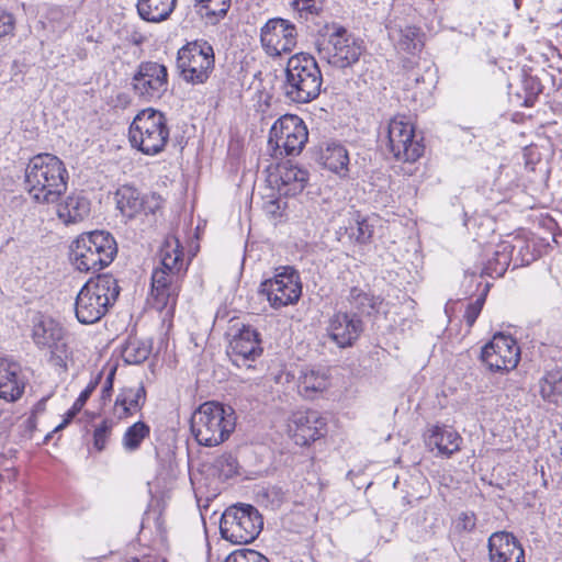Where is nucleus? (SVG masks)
<instances>
[{
    "mask_svg": "<svg viewBox=\"0 0 562 562\" xmlns=\"http://www.w3.org/2000/svg\"><path fill=\"white\" fill-rule=\"evenodd\" d=\"M68 171L55 155L38 154L25 168V190L37 204L56 203L67 191Z\"/></svg>",
    "mask_w": 562,
    "mask_h": 562,
    "instance_id": "f257e3e1",
    "label": "nucleus"
},
{
    "mask_svg": "<svg viewBox=\"0 0 562 562\" xmlns=\"http://www.w3.org/2000/svg\"><path fill=\"white\" fill-rule=\"evenodd\" d=\"M414 136L413 124L403 115L392 117L386 125V147L390 153L400 154L401 142L409 139Z\"/></svg>",
    "mask_w": 562,
    "mask_h": 562,
    "instance_id": "c85d7f7f",
    "label": "nucleus"
},
{
    "mask_svg": "<svg viewBox=\"0 0 562 562\" xmlns=\"http://www.w3.org/2000/svg\"><path fill=\"white\" fill-rule=\"evenodd\" d=\"M263 528V517L250 504L229 506L222 515L220 531L222 537L235 544H247L258 538Z\"/></svg>",
    "mask_w": 562,
    "mask_h": 562,
    "instance_id": "423d86ee",
    "label": "nucleus"
},
{
    "mask_svg": "<svg viewBox=\"0 0 562 562\" xmlns=\"http://www.w3.org/2000/svg\"><path fill=\"white\" fill-rule=\"evenodd\" d=\"M213 469L220 477L228 480L238 473V461L231 453H224L214 460Z\"/></svg>",
    "mask_w": 562,
    "mask_h": 562,
    "instance_id": "a19ab883",
    "label": "nucleus"
},
{
    "mask_svg": "<svg viewBox=\"0 0 562 562\" xmlns=\"http://www.w3.org/2000/svg\"><path fill=\"white\" fill-rule=\"evenodd\" d=\"M313 1L314 0H292L291 5L294 10L300 11V12H302V11L313 12V10L315 9Z\"/></svg>",
    "mask_w": 562,
    "mask_h": 562,
    "instance_id": "5fc2aeb1",
    "label": "nucleus"
},
{
    "mask_svg": "<svg viewBox=\"0 0 562 562\" xmlns=\"http://www.w3.org/2000/svg\"><path fill=\"white\" fill-rule=\"evenodd\" d=\"M322 164L328 170L345 177L348 173L349 155L347 149L336 143L328 144L321 155Z\"/></svg>",
    "mask_w": 562,
    "mask_h": 562,
    "instance_id": "c756f323",
    "label": "nucleus"
},
{
    "mask_svg": "<svg viewBox=\"0 0 562 562\" xmlns=\"http://www.w3.org/2000/svg\"><path fill=\"white\" fill-rule=\"evenodd\" d=\"M558 448H559V451H558V456L562 459V439L558 442Z\"/></svg>",
    "mask_w": 562,
    "mask_h": 562,
    "instance_id": "13d9d810",
    "label": "nucleus"
},
{
    "mask_svg": "<svg viewBox=\"0 0 562 562\" xmlns=\"http://www.w3.org/2000/svg\"><path fill=\"white\" fill-rule=\"evenodd\" d=\"M424 76H419L418 74H411L408 77H407V86H412V83H414L415 86H417L420 81H424Z\"/></svg>",
    "mask_w": 562,
    "mask_h": 562,
    "instance_id": "6e6d98bb",
    "label": "nucleus"
},
{
    "mask_svg": "<svg viewBox=\"0 0 562 562\" xmlns=\"http://www.w3.org/2000/svg\"><path fill=\"white\" fill-rule=\"evenodd\" d=\"M90 211V200L82 192H74L58 205L57 215L65 224H76L87 218Z\"/></svg>",
    "mask_w": 562,
    "mask_h": 562,
    "instance_id": "b1692460",
    "label": "nucleus"
},
{
    "mask_svg": "<svg viewBox=\"0 0 562 562\" xmlns=\"http://www.w3.org/2000/svg\"><path fill=\"white\" fill-rule=\"evenodd\" d=\"M285 206L286 203L284 201L272 195L265 201L263 211L266 212L267 215L276 218L282 216Z\"/></svg>",
    "mask_w": 562,
    "mask_h": 562,
    "instance_id": "3c124183",
    "label": "nucleus"
},
{
    "mask_svg": "<svg viewBox=\"0 0 562 562\" xmlns=\"http://www.w3.org/2000/svg\"><path fill=\"white\" fill-rule=\"evenodd\" d=\"M480 360L491 372H509L520 360V347L510 335L497 333L482 347Z\"/></svg>",
    "mask_w": 562,
    "mask_h": 562,
    "instance_id": "9b49d317",
    "label": "nucleus"
},
{
    "mask_svg": "<svg viewBox=\"0 0 562 562\" xmlns=\"http://www.w3.org/2000/svg\"><path fill=\"white\" fill-rule=\"evenodd\" d=\"M527 83H531L532 86H533V85L539 86V83H538L535 79H532V78H530L529 80H527Z\"/></svg>",
    "mask_w": 562,
    "mask_h": 562,
    "instance_id": "bf43d9fd",
    "label": "nucleus"
},
{
    "mask_svg": "<svg viewBox=\"0 0 562 562\" xmlns=\"http://www.w3.org/2000/svg\"><path fill=\"white\" fill-rule=\"evenodd\" d=\"M101 379H102L101 372L98 373L93 379H91V381L88 383L86 389L80 393L78 398L75 401L71 408L66 413L64 422L55 428V431H57V430L64 428L66 425H68L72 420V418L82 409L86 402L89 400L91 394L94 392V390L99 385Z\"/></svg>",
    "mask_w": 562,
    "mask_h": 562,
    "instance_id": "58836bf2",
    "label": "nucleus"
},
{
    "mask_svg": "<svg viewBox=\"0 0 562 562\" xmlns=\"http://www.w3.org/2000/svg\"><path fill=\"white\" fill-rule=\"evenodd\" d=\"M328 337L339 347H351L363 331V323L356 314L336 313L326 327Z\"/></svg>",
    "mask_w": 562,
    "mask_h": 562,
    "instance_id": "a211bd4d",
    "label": "nucleus"
},
{
    "mask_svg": "<svg viewBox=\"0 0 562 562\" xmlns=\"http://www.w3.org/2000/svg\"><path fill=\"white\" fill-rule=\"evenodd\" d=\"M116 254L114 237L103 231L82 233L70 246L71 263L80 272L92 274L88 281H93V276L101 278L99 272L112 263Z\"/></svg>",
    "mask_w": 562,
    "mask_h": 562,
    "instance_id": "f03ea898",
    "label": "nucleus"
},
{
    "mask_svg": "<svg viewBox=\"0 0 562 562\" xmlns=\"http://www.w3.org/2000/svg\"><path fill=\"white\" fill-rule=\"evenodd\" d=\"M119 283H85L76 297L75 312L81 324L100 321L117 300Z\"/></svg>",
    "mask_w": 562,
    "mask_h": 562,
    "instance_id": "6e6552de",
    "label": "nucleus"
},
{
    "mask_svg": "<svg viewBox=\"0 0 562 562\" xmlns=\"http://www.w3.org/2000/svg\"><path fill=\"white\" fill-rule=\"evenodd\" d=\"M398 46L407 52L414 53L419 49L418 32L416 27L407 26L401 31Z\"/></svg>",
    "mask_w": 562,
    "mask_h": 562,
    "instance_id": "37998d69",
    "label": "nucleus"
},
{
    "mask_svg": "<svg viewBox=\"0 0 562 562\" xmlns=\"http://www.w3.org/2000/svg\"><path fill=\"white\" fill-rule=\"evenodd\" d=\"M131 42L134 44V45H142L144 42H145V37L142 35V34H133L131 36Z\"/></svg>",
    "mask_w": 562,
    "mask_h": 562,
    "instance_id": "4d7b16f0",
    "label": "nucleus"
},
{
    "mask_svg": "<svg viewBox=\"0 0 562 562\" xmlns=\"http://www.w3.org/2000/svg\"><path fill=\"white\" fill-rule=\"evenodd\" d=\"M541 397L549 403H558L562 396V368H554L544 373L539 381Z\"/></svg>",
    "mask_w": 562,
    "mask_h": 562,
    "instance_id": "2f4dec72",
    "label": "nucleus"
},
{
    "mask_svg": "<svg viewBox=\"0 0 562 562\" xmlns=\"http://www.w3.org/2000/svg\"><path fill=\"white\" fill-rule=\"evenodd\" d=\"M283 279L299 281L300 273L293 266H279L274 268L273 277L266 278L263 281H282Z\"/></svg>",
    "mask_w": 562,
    "mask_h": 562,
    "instance_id": "09e8293b",
    "label": "nucleus"
},
{
    "mask_svg": "<svg viewBox=\"0 0 562 562\" xmlns=\"http://www.w3.org/2000/svg\"><path fill=\"white\" fill-rule=\"evenodd\" d=\"M114 374H115V371H114V370H112V371L109 373V375H108V378H106V380H105V382H104V384H103V386H102V391H101V401H102L103 403H105L106 401H109V400H110V397H111L112 390H113V379H114Z\"/></svg>",
    "mask_w": 562,
    "mask_h": 562,
    "instance_id": "864d4df0",
    "label": "nucleus"
},
{
    "mask_svg": "<svg viewBox=\"0 0 562 562\" xmlns=\"http://www.w3.org/2000/svg\"><path fill=\"white\" fill-rule=\"evenodd\" d=\"M490 288H491V283H485V286H484L482 293L473 302L469 303V305L467 306L463 317L469 327H472L474 325V323L476 322V319L483 308V305L485 303Z\"/></svg>",
    "mask_w": 562,
    "mask_h": 562,
    "instance_id": "79ce46f5",
    "label": "nucleus"
},
{
    "mask_svg": "<svg viewBox=\"0 0 562 562\" xmlns=\"http://www.w3.org/2000/svg\"><path fill=\"white\" fill-rule=\"evenodd\" d=\"M216 318H217V319H218V318H221L220 312H217V314H216Z\"/></svg>",
    "mask_w": 562,
    "mask_h": 562,
    "instance_id": "e2e57ef3",
    "label": "nucleus"
},
{
    "mask_svg": "<svg viewBox=\"0 0 562 562\" xmlns=\"http://www.w3.org/2000/svg\"><path fill=\"white\" fill-rule=\"evenodd\" d=\"M14 29V18L12 14L0 11V37L12 33Z\"/></svg>",
    "mask_w": 562,
    "mask_h": 562,
    "instance_id": "603ef678",
    "label": "nucleus"
},
{
    "mask_svg": "<svg viewBox=\"0 0 562 562\" xmlns=\"http://www.w3.org/2000/svg\"><path fill=\"white\" fill-rule=\"evenodd\" d=\"M425 445L430 451L437 450L440 456L450 457L460 450L461 436L453 429L435 425L425 434Z\"/></svg>",
    "mask_w": 562,
    "mask_h": 562,
    "instance_id": "4be33fe9",
    "label": "nucleus"
},
{
    "mask_svg": "<svg viewBox=\"0 0 562 562\" xmlns=\"http://www.w3.org/2000/svg\"><path fill=\"white\" fill-rule=\"evenodd\" d=\"M382 301L383 300L380 296H375L370 293L369 290L362 289L360 286H353L350 290V304L363 314L370 315L371 313L378 311L379 306L382 304Z\"/></svg>",
    "mask_w": 562,
    "mask_h": 562,
    "instance_id": "f704fd0d",
    "label": "nucleus"
},
{
    "mask_svg": "<svg viewBox=\"0 0 562 562\" xmlns=\"http://www.w3.org/2000/svg\"><path fill=\"white\" fill-rule=\"evenodd\" d=\"M113 424L114 423L111 419H103L102 423L94 429L93 445L97 450L102 451L105 448Z\"/></svg>",
    "mask_w": 562,
    "mask_h": 562,
    "instance_id": "a18cd8bd",
    "label": "nucleus"
},
{
    "mask_svg": "<svg viewBox=\"0 0 562 562\" xmlns=\"http://www.w3.org/2000/svg\"><path fill=\"white\" fill-rule=\"evenodd\" d=\"M308 181L307 170L295 165L278 166L277 172L270 175L269 182L280 195L293 196L301 193Z\"/></svg>",
    "mask_w": 562,
    "mask_h": 562,
    "instance_id": "412c9836",
    "label": "nucleus"
},
{
    "mask_svg": "<svg viewBox=\"0 0 562 562\" xmlns=\"http://www.w3.org/2000/svg\"><path fill=\"white\" fill-rule=\"evenodd\" d=\"M225 562H269V560L258 551L245 549L232 552Z\"/></svg>",
    "mask_w": 562,
    "mask_h": 562,
    "instance_id": "49530a36",
    "label": "nucleus"
},
{
    "mask_svg": "<svg viewBox=\"0 0 562 562\" xmlns=\"http://www.w3.org/2000/svg\"><path fill=\"white\" fill-rule=\"evenodd\" d=\"M322 85V71L312 55L299 53L289 58L282 86L288 100L308 103L319 95Z\"/></svg>",
    "mask_w": 562,
    "mask_h": 562,
    "instance_id": "7ed1b4c3",
    "label": "nucleus"
},
{
    "mask_svg": "<svg viewBox=\"0 0 562 562\" xmlns=\"http://www.w3.org/2000/svg\"><path fill=\"white\" fill-rule=\"evenodd\" d=\"M424 150L425 146L423 144V139H417L416 135L414 134V136L409 137V139L405 140L404 138L403 143L401 142L400 154L392 153V155L398 161L415 162L423 156Z\"/></svg>",
    "mask_w": 562,
    "mask_h": 562,
    "instance_id": "ea45409f",
    "label": "nucleus"
},
{
    "mask_svg": "<svg viewBox=\"0 0 562 562\" xmlns=\"http://www.w3.org/2000/svg\"><path fill=\"white\" fill-rule=\"evenodd\" d=\"M487 548L490 562H526L522 544L512 532L492 533Z\"/></svg>",
    "mask_w": 562,
    "mask_h": 562,
    "instance_id": "6ab92c4d",
    "label": "nucleus"
},
{
    "mask_svg": "<svg viewBox=\"0 0 562 562\" xmlns=\"http://www.w3.org/2000/svg\"><path fill=\"white\" fill-rule=\"evenodd\" d=\"M215 67L213 46L205 40L187 43L178 50L177 68L180 77L190 85H204Z\"/></svg>",
    "mask_w": 562,
    "mask_h": 562,
    "instance_id": "0eeeda50",
    "label": "nucleus"
},
{
    "mask_svg": "<svg viewBox=\"0 0 562 562\" xmlns=\"http://www.w3.org/2000/svg\"><path fill=\"white\" fill-rule=\"evenodd\" d=\"M26 379L21 366L14 360L0 357V398L15 402L24 393Z\"/></svg>",
    "mask_w": 562,
    "mask_h": 562,
    "instance_id": "aec40b11",
    "label": "nucleus"
},
{
    "mask_svg": "<svg viewBox=\"0 0 562 562\" xmlns=\"http://www.w3.org/2000/svg\"><path fill=\"white\" fill-rule=\"evenodd\" d=\"M151 346L136 337H128L122 346L121 356L128 364H139L148 359Z\"/></svg>",
    "mask_w": 562,
    "mask_h": 562,
    "instance_id": "473e14b6",
    "label": "nucleus"
},
{
    "mask_svg": "<svg viewBox=\"0 0 562 562\" xmlns=\"http://www.w3.org/2000/svg\"><path fill=\"white\" fill-rule=\"evenodd\" d=\"M177 0H137L138 15L146 22L160 23L173 12Z\"/></svg>",
    "mask_w": 562,
    "mask_h": 562,
    "instance_id": "bb28decb",
    "label": "nucleus"
},
{
    "mask_svg": "<svg viewBox=\"0 0 562 562\" xmlns=\"http://www.w3.org/2000/svg\"><path fill=\"white\" fill-rule=\"evenodd\" d=\"M151 290L148 295V304L157 310H167L168 313H173L180 288L178 283H150Z\"/></svg>",
    "mask_w": 562,
    "mask_h": 562,
    "instance_id": "a878e982",
    "label": "nucleus"
},
{
    "mask_svg": "<svg viewBox=\"0 0 562 562\" xmlns=\"http://www.w3.org/2000/svg\"><path fill=\"white\" fill-rule=\"evenodd\" d=\"M363 50L362 41L348 33L342 26L336 27L328 38L318 43L321 59L339 69L356 64Z\"/></svg>",
    "mask_w": 562,
    "mask_h": 562,
    "instance_id": "9d476101",
    "label": "nucleus"
},
{
    "mask_svg": "<svg viewBox=\"0 0 562 562\" xmlns=\"http://www.w3.org/2000/svg\"><path fill=\"white\" fill-rule=\"evenodd\" d=\"M521 0H514L515 7L518 10L520 8Z\"/></svg>",
    "mask_w": 562,
    "mask_h": 562,
    "instance_id": "052dcab7",
    "label": "nucleus"
},
{
    "mask_svg": "<svg viewBox=\"0 0 562 562\" xmlns=\"http://www.w3.org/2000/svg\"><path fill=\"white\" fill-rule=\"evenodd\" d=\"M132 147L145 155L161 153L169 139L167 117L151 108L142 110L133 120L128 131Z\"/></svg>",
    "mask_w": 562,
    "mask_h": 562,
    "instance_id": "39448f33",
    "label": "nucleus"
},
{
    "mask_svg": "<svg viewBox=\"0 0 562 562\" xmlns=\"http://www.w3.org/2000/svg\"><path fill=\"white\" fill-rule=\"evenodd\" d=\"M260 43L265 53L270 57L289 54L297 43L296 26L285 19H270L260 30Z\"/></svg>",
    "mask_w": 562,
    "mask_h": 562,
    "instance_id": "f8f14e48",
    "label": "nucleus"
},
{
    "mask_svg": "<svg viewBox=\"0 0 562 562\" xmlns=\"http://www.w3.org/2000/svg\"><path fill=\"white\" fill-rule=\"evenodd\" d=\"M162 270H155L150 281H164L165 276L175 277L180 273L183 267L182 252L178 249L161 251Z\"/></svg>",
    "mask_w": 562,
    "mask_h": 562,
    "instance_id": "72a5a7b5",
    "label": "nucleus"
},
{
    "mask_svg": "<svg viewBox=\"0 0 562 562\" xmlns=\"http://www.w3.org/2000/svg\"><path fill=\"white\" fill-rule=\"evenodd\" d=\"M235 426V412L231 406L205 402L192 414L190 428L199 445L215 447L229 437Z\"/></svg>",
    "mask_w": 562,
    "mask_h": 562,
    "instance_id": "20e7f679",
    "label": "nucleus"
},
{
    "mask_svg": "<svg viewBox=\"0 0 562 562\" xmlns=\"http://www.w3.org/2000/svg\"><path fill=\"white\" fill-rule=\"evenodd\" d=\"M308 139V131L301 117L286 114L270 128L268 149L274 158L299 155Z\"/></svg>",
    "mask_w": 562,
    "mask_h": 562,
    "instance_id": "1a4fd4ad",
    "label": "nucleus"
},
{
    "mask_svg": "<svg viewBox=\"0 0 562 562\" xmlns=\"http://www.w3.org/2000/svg\"><path fill=\"white\" fill-rule=\"evenodd\" d=\"M149 435V425L138 420L126 429L122 438V445L126 451H135L139 449L144 439L148 438Z\"/></svg>",
    "mask_w": 562,
    "mask_h": 562,
    "instance_id": "e433bc0d",
    "label": "nucleus"
},
{
    "mask_svg": "<svg viewBox=\"0 0 562 562\" xmlns=\"http://www.w3.org/2000/svg\"><path fill=\"white\" fill-rule=\"evenodd\" d=\"M538 256L539 250L533 239L521 234L510 236L498 245L496 273L493 276H504L510 262L514 268H518L531 263Z\"/></svg>",
    "mask_w": 562,
    "mask_h": 562,
    "instance_id": "ddd939ff",
    "label": "nucleus"
},
{
    "mask_svg": "<svg viewBox=\"0 0 562 562\" xmlns=\"http://www.w3.org/2000/svg\"><path fill=\"white\" fill-rule=\"evenodd\" d=\"M146 396V389L142 383L122 387L114 404L116 416L120 419H125L137 414L144 407Z\"/></svg>",
    "mask_w": 562,
    "mask_h": 562,
    "instance_id": "5701e85b",
    "label": "nucleus"
},
{
    "mask_svg": "<svg viewBox=\"0 0 562 562\" xmlns=\"http://www.w3.org/2000/svg\"><path fill=\"white\" fill-rule=\"evenodd\" d=\"M198 12L207 18L212 23L226 15L231 0H195Z\"/></svg>",
    "mask_w": 562,
    "mask_h": 562,
    "instance_id": "4c0bfd02",
    "label": "nucleus"
},
{
    "mask_svg": "<svg viewBox=\"0 0 562 562\" xmlns=\"http://www.w3.org/2000/svg\"><path fill=\"white\" fill-rule=\"evenodd\" d=\"M46 349L49 350V362L63 369V371L68 370V361L72 358V349L69 346V336L67 331H65L58 340L52 342Z\"/></svg>",
    "mask_w": 562,
    "mask_h": 562,
    "instance_id": "c9c22d12",
    "label": "nucleus"
},
{
    "mask_svg": "<svg viewBox=\"0 0 562 562\" xmlns=\"http://www.w3.org/2000/svg\"><path fill=\"white\" fill-rule=\"evenodd\" d=\"M263 349L259 333L249 325H241L235 334L227 348V356L237 366H246L248 360L254 361L260 357Z\"/></svg>",
    "mask_w": 562,
    "mask_h": 562,
    "instance_id": "dca6fc26",
    "label": "nucleus"
},
{
    "mask_svg": "<svg viewBox=\"0 0 562 562\" xmlns=\"http://www.w3.org/2000/svg\"><path fill=\"white\" fill-rule=\"evenodd\" d=\"M65 328L50 317L41 316L33 325L32 338L40 349L47 348L65 333Z\"/></svg>",
    "mask_w": 562,
    "mask_h": 562,
    "instance_id": "cd10ccee",
    "label": "nucleus"
},
{
    "mask_svg": "<svg viewBox=\"0 0 562 562\" xmlns=\"http://www.w3.org/2000/svg\"><path fill=\"white\" fill-rule=\"evenodd\" d=\"M349 236L359 244H366L372 237V227L366 220H356L355 226L349 227Z\"/></svg>",
    "mask_w": 562,
    "mask_h": 562,
    "instance_id": "c03bdc74",
    "label": "nucleus"
},
{
    "mask_svg": "<svg viewBox=\"0 0 562 562\" xmlns=\"http://www.w3.org/2000/svg\"><path fill=\"white\" fill-rule=\"evenodd\" d=\"M261 293H266L272 307L279 308L294 304L302 295V283H261Z\"/></svg>",
    "mask_w": 562,
    "mask_h": 562,
    "instance_id": "393cba45",
    "label": "nucleus"
},
{
    "mask_svg": "<svg viewBox=\"0 0 562 562\" xmlns=\"http://www.w3.org/2000/svg\"><path fill=\"white\" fill-rule=\"evenodd\" d=\"M326 419L314 409L293 413L289 431L299 446H307L326 432Z\"/></svg>",
    "mask_w": 562,
    "mask_h": 562,
    "instance_id": "f3484780",
    "label": "nucleus"
},
{
    "mask_svg": "<svg viewBox=\"0 0 562 562\" xmlns=\"http://www.w3.org/2000/svg\"><path fill=\"white\" fill-rule=\"evenodd\" d=\"M115 195L117 209L130 220L142 214H155L161 207L162 203L158 194H142L137 189L131 186H122L117 189Z\"/></svg>",
    "mask_w": 562,
    "mask_h": 562,
    "instance_id": "2eb2a0df",
    "label": "nucleus"
},
{
    "mask_svg": "<svg viewBox=\"0 0 562 562\" xmlns=\"http://www.w3.org/2000/svg\"><path fill=\"white\" fill-rule=\"evenodd\" d=\"M136 95L150 102L160 99L168 89V70L156 61H142L132 78Z\"/></svg>",
    "mask_w": 562,
    "mask_h": 562,
    "instance_id": "4468645a",
    "label": "nucleus"
},
{
    "mask_svg": "<svg viewBox=\"0 0 562 562\" xmlns=\"http://www.w3.org/2000/svg\"><path fill=\"white\" fill-rule=\"evenodd\" d=\"M476 515L473 512H462L454 521L458 532H472L476 527Z\"/></svg>",
    "mask_w": 562,
    "mask_h": 562,
    "instance_id": "de8ad7c7",
    "label": "nucleus"
},
{
    "mask_svg": "<svg viewBox=\"0 0 562 562\" xmlns=\"http://www.w3.org/2000/svg\"><path fill=\"white\" fill-rule=\"evenodd\" d=\"M529 101H530V98H527L526 101H525L526 104H529Z\"/></svg>",
    "mask_w": 562,
    "mask_h": 562,
    "instance_id": "680f3d73",
    "label": "nucleus"
},
{
    "mask_svg": "<svg viewBox=\"0 0 562 562\" xmlns=\"http://www.w3.org/2000/svg\"><path fill=\"white\" fill-rule=\"evenodd\" d=\"M328 378L324 372L314 369H305L299 378L300 393L305 397H313L315 393L328 387Z\"/></svg>",
    "mask_w": 562,
    "mask_h": 562,
    "instance_id": "7c9ffc66",
    "label": "nucleus"
},
{
    "mask_svg": "<svg viewBox=\"0 0 562 562\" xmlns=\"http://www.w3.org/2000/svg\"><path fill=\"white\" fill-rule=\"evenodd\" d=\"M496 260H497V250L495 251V256L494 258L490 259L483 268H480L477 270H473L471 272H467V276L468 277H471V278H491V279H498V278H502L503 276H493L494 273H496V270H495V266H496Z\"/></svg>",
    "mask_w": 562,
    "mask_h": 562,
    "instance_id": "8fccbe9b",
    "label": "nucleus"
}]
</instances>
